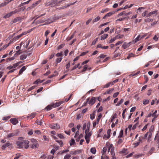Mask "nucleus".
I'll list each match as a JSON object with an SVG mask.
<instances>
[{
    "instance_id": "nucleus-24",
    "label": "nucleus",
    "mask_w": 159,
    "mask_h": 159,
    "mask_svg": "<svg viewBox=\"0 0 159 159\" xmlns=\"http://www.w3.org/2000/svg\"><path fill=\"white\" fill-rule=\"evenodd\" d=\"M157 113V110H155V111L152 114V116L154 117V118H157L158 116V115L156 114Z\"/></svg>"
},
{
    "instance_id": "nucleus-48",
    "label": "nucleus",
    "mask_w": 159,
    "mask_h": 159,
    "mask_svg": "<svg viewBox=\"0 0 159 159\" xmlns=\"http://www.w3.org/2000/svg\"><path fill=\"white\" fill-rule=\"evenodd\" d=\"M109 9L107 8H106L104 9H102L101 11V12L102 13H104L105 12H107L108 11Z\"/></svg>"
},
{
    "instance_id": "nucleus-21",
    "label": "nucleus",
    "mask_w": 159,
    "mask_h": 159,
    "mask_svg": "<svg viewBox=\"0 0 159 159\" xmlns=\"http://www.w3.org/2000/svg\"><path fill=\"white\" fill-rule=\"evenodd\" d=\"M39 144L38 143H34L31 146V148H36L39 147Z\"/></svg>"
},
{
    "instance_id": "nucleus-1",
    "label": "nucleus",
    "mask_w": 159,
    "mask_h": 159,
    "mask_svg": "<svg viewBox=\"0 0 159 159\" xmlns=\"http://www.w3.org/2000/svg\"><path fill=\"white\" fill-rule=\"evenodd\" d=\"M97 98L92 97L91 98L89 97L87 99V102L90 106L93 105L96 102L97 100Z\"/></svg>"
},
{
    "instance_id": "nucleus-59",
    "label": "nucleus",
    "mask_w": 159,
    "mask_h": 159,
    "mask_svg": "<svg viewBox=\"0 0 159 159\" xmlns=\"http://www.w3.org/2000/svg\"><path fill=\"white\" fill-rule=\"evenodd\" d=\"M11 117L10 116H7L4 117L2 118L3 120H7Z\"/></svg>"
},
{
    "instance_id": "nucleus-57",
    "label": "nucleus",
    "mask_w": 159,
    "mask_h": 159,
    "mask_svg": "<svg viewBox=\"0 0 159 159\" xmlns=\"http://www.w3.org/2000/svg\"><path fill=\"white\" fill-rule=\"evenodd\" d=\"M101 117L102 115L101 114H100L98 116L96 120L97 123H98L99 120H100Z\"/></svg>"
},
{
    "instance_id": "nucleus-43",
    "label": "nucleus",
    "mask_w": 159,
    "mask_h": 159,
    "mask_svg": "<svg viewBox=\"0 0 159 159\" xmlns=\"http://www.w3.org/2000/svg\"><path fill=\"white\" fill-rule=\"evenodd\" d=\"M70 61H69L67 64L66 66V69L67 70L66 72L68 71L69 70V68L70 67Z\"/></svg>"
},
{
    "instance_id": "nucleus-36",
    "label": "nucleus",
    "mask_w": 159,
    "mask_h": 159,
    "mask_svg": "<svg viewBox=\"0 0 159 159\" xmlns=\"http://www.w3.org/2000/svg\"><path fill=\"white\" fill-rule=\"evenodd\" d=\"M62 59V57H61L59 58H57L56 60V62H57V63L60 62L61 61Z\"/></svg>"
},
{
    "instance_id": "nucleus-20",
    "label": "nucleus",
    "mask_w": 159,
    "mask_h": 159,
    "mask_svg": "<svg viewBox=\"0 0 159 159\" xmlns=\"http://www.w3.org/2000/svg\"><path fill=\"white\" fill-rule=\"evenodd\" d=\"M85 134V135L84 136V137L90 138L92 135V131H90L88 133H86Z\"/></svg>"
},
{
    "instance_id": "nucleus-58",
    "label": "nucleus",
    "mask_w": 159,
    "mask_h": 159,
    "mask_svg": "<svg viewBox=\"0 0 159 159\" xmlns=\"http://www.w3.org/2000/svg\"><path fill=\"white\" fill-rule=\"evenodd\" d=\"M138 124L139 123L137 122L135 125H134L132 127V129L133 130L135 129L136 128V127L138 126Z\"/></svg>"
},
{
    "instance_id": "nucleus-3",
    "label": "nucleus",
    "mask_w": 159,
    "mask_h": 159,
    "mask_svg": "<svg viewBox=\"0 0 159 159\" xmlns=\"http://www.w3.org/2000/svg\"><path fill=\"white\" fill-rule=\"evenodd\" d=\"M19 11L17 9H15L14 11H11L10 13L6 14L3 17L5 18H8L11 16L12 15L15 14Z\"/></svg>"
},
{
    "instance_id": "nucleus-23",
    "label": "nucleus",
    "mask_w": 159,
    "mask_h": 159,
    "mask_svg": "<svg viewBox=\"0 0 159 159\" xmlns=\"http://www.w3.org/2000/svg\"><path fill=\"white\" fill-rule=\"evenodd\" d=\"M63 56V53L62 52H60L57 53L56 54V56L57 57H62Z\"/></svg>"
},
{
    "instance_id": "nucleus-7",
    "label": "nucleus",
    "mask_w": 159,
    "mask_h": 159,
    "mask_svg": "<svg viewBox=\"0 0 159 159\" xmlns=\"http://www.w3.org/2000/svg\"><path fill=\"white\" fill-rule=\"evenodd\" d=\"M10 121L13 125H16L18 123V121L16 118H11L10 119Z\"/></svg>"
},
{
    "instance_id": "nucleus-40",
    "label": "nucleus",
    "mask_w": 159,
    "mask_h": 159,
    "mask_svg": "<svg viewBox=\"0 0 159 159\" xmlns=\"http://www.w3.org/2000/svg\"><path fill=\"white\" fill-rule=\"evenodd\" d=\"M110 85H111V82H109L107 84H106L104 86V88H107L109 87Z\"/></svg>"
},
{
    "instance_id": "nucleus-35",
    "label": "nucleus",
    "mask_w": 159,
    "mask_h": 159,
    "mask_svg": "<svg viewBox=\"0 0 159 159\" xmlns=\"http://www.w3.org/2000/svg\"><path fill=\"white\" fill-rule=\"evenodd\" d=\"M142 39L141 38V37H140V35H139L135 39V43L137 42V41L141 40Z\"/></svg>"
},
{
    "instance_id": "nucleus-56",
    "label": "nucleus",
    "mask_w": 159,
    "mask_h": 159,
    "mask_svg": "<svg viewBox=\"0 0 159 159\" xmlns=\"http://www.w3.org/2000/svg\"><path fill=\"white\" fill-rule=\"evenodd\" d=\"M119 94V92H117L116 93H115L113 95V97L114 98L118 96V95Z\"/></svg>"
},
{
    "instance_id": "nucleus-62",
    "label": "nucleus",
    "mask_w": 159,
    "mask_h": 159,
    "mask_svg": "<svg viewBox=\"0 0 159 159\" xmlns=\"http://www.w3.org/2000/svg\"><path fill=\"white\" fill-rule=\"evenodd\" d=\"M71 157V155L70 154H67L64 157V159H69Z\"/></svg>"
},
{
    "instance_id": "nucleus-32",
    "label": "nucleus",
    "mask_w": 159,
    "mask_h": 159,
    "mask_svg": "<svg viewBox=\"0 0 159 159\" xmlns=\"http://www.w3.org/2000/svg\"><path fill=\"white\" fill-rule=\"evenodd\" d=\"M149 102V100L148 99H144L143 101V104L144 105H146L148 104Z\"/></svg>"
},
{
    "instance_id": "nucleus-4",
    "label": "nucleus",
    "mask_w": 159,
    "mask_h": 159,
    "mask_svg": "<svg viewBox=\"0 0 159 159\" xmlns=\"http://www.w3.org/2000/svg\"><path fill=\"white\" fill-rule=\"evenodd\" d=\"M49 127L51 129H59L60 128V125L57 123L50 124Z\"/></svg>"
},
{
    "instance_id": "nucleus-12",
    "label": "nucleus",
    "mask_w": 159,
    "mask_h": 159,
    "mask_svg": "<svg viewBox=\"0 0 159 159\" xmlns=\"http://www.w3.org/2000/svg\"><path fill=\"white\" fill-rule=\"evenodd\" d=\"M10 145V144L9 142H7L2 145V149L3 150H4L6 148L9 146Z\"/></svg>"
},
{
    "instance_id": "nucleus-60",
    "label": "nucleus",
    "mask_w": 159,
    "mask_h": 159,
    "mask_svg": "<svg viewBox=\"0 0 159 159\" xmlns=\"http://www.w3.org/2000/svg\"><path fill=\"white\" fill-rule=\"evenodd\" d=\"M98 38H96L93 41L91 45H93L96 44L97 42L98 41Z\"/></svg>"
},
{
    "instance_id": "nucleus-33",
    "label": "nucleus",
    "mask_w": 159,
    "mask_h": 159,
    "mask_svg": "<svg viewBox=\"0 0 159 159\" xmlns=\"http://www.w3.org/2000/svg\"><path fill=\"white\" fill-rule=\"evenodd\" d=\"M27 57V56L25 54H23L20 56V59L23 60H24Z\"/></svg>"
},
{
    "instance_id": "nucleus-38",
    "label": "nucleus",
    "mask_w": 159,
    "mask_h": 159,
    "mask_svg": "<svg viewBox=\"0 0 159 159\" xmlns=\"http://www.w3.org/2000/svg\"><path fill=\"white\" fill-rule=\"evenodd\" d=\"M111 153V155L112 157H114L115 156V153L114 151V149L113 148H112L111 149L110 151Z\"/></svg>"
},
{
    "instance_id": "nucleus-19",
    "label": "nucleus",
    "mask_w": 159,
    "mask_h": 159,
    "mask_svg": "<svg viewBox=\"0 0 159 159\" xmlns=\"http://www.w3.org/2000/svg\"><path fill=\"white\" fill-rule=\"evenodd\" d=\"M46 20L45 19H40L37 20L36 22V24H39L44 22Z\"/></svg>"
},
{
    "instance_id": "nucleus-47",
    "label": "nucleus",
    "mask_w": 159,
    "mask_h": 159,
    "mask_svg": "<svg viewBox=\"0 0 159 159\" xmlns=\"http://www.w3.org/2000/svg\"><path fill=\"white\" fill-rule=\"evenodd\" d=\"M65 45L64 43H62L59 45L57 47V49H60L63 47Z\"/></svg>"
},
{
    "instance_id": "nucleus-13",
    "label": "nucleus",
    "mask_w": 159,
    "mask_h": 159,
    "mask_svg": "<svg viewBox=\"0 0 159 159\" xmlns=\"http://www.w3.org/2000/svg\"><path fill=\"white\" fill-rule=\"evenodd\" d=\"M26 69V67L25 66H23L20 70L19 72V75H20L23 73V72Z\"/></svg>"
},
{
    "instance_id": "nucleus-11",
    "label": "nucleus",
    "mask_w": 159,
    "mask_h": 159,
    "mask_svg": "<svg viewBox=\"0 0 159 159\" xmlns=\"http://www.w3.org/2000/svg\"><path fill=\"white\" fill-rule=\"evenodd\" d=\"M114 13L115 12L114 11H112L108 13L104 16V17L103 18V19H106L107 17H110L112 15L114 14Z\"/></svg>"
},
{
    "instance_id": "nucleus-45",
    "label": "nucleus",
    "mask_w": 159,
    "mask_h": 159,
    "mask_svg": "<svg viewBox=\"0 0 159 159\" xmlns=\"http://www.w3.org/2000/svg\"><path fill=\"white\" fill-rule=\"evenodd\" d=\"M154 149H155V148H153V147L152 148H151V149L149 151V152L148 153L149 154V155H150L152 153V152L154 151Z\"/></svg>"
},
{
    "instance_id": "nucleus-14",
    "label": "nucleus",
    "mask_w": 159,
    "mask_h": 159,
    "mask_svg": "<svg viewBox=\"0 0 159 159\" xmlns=\"http://www.w3.org/2000/svg\"><path fill=\"white\" fill-rule=\"evenodd\" d=\"M16 135V134L14 133H10L7 135V138H11Z\"/></svg>"
},
{
    "instance_id": "nucleus-46",
    "label": "nucleus",
    "mask_w": 159,
    "mask_h": 159,
    "mask_svg": "<svg viewBox=\"0 0 159 159\" xmlns=\"http://www.w3.org/2000/svg\"><path fill=\"white\" fill-rule=\"evenodd\" d=\"M135 57V55L132 53H131L129 54L128 56L127 57V59H129L130 57Z\"/></svg>"
},
{
    "instance_id": "nucleus-52",
    "label": "nucleus",
    "mask_w": 159,
    "mask_h": 159,
    "mask_svg": "<svg viewBox=\"0 0 159 159\" xmlns=\"http://www.w3.org/2000/svg\"><path fill=\"white\" fill-rule=\"evenodd\" d=\"M36 122L37 124L40 125H41L43 123V122H42V120H37Z\"/></svg>"
},
{
    "instance_id": "nucleus-10",
    "label": "nucleus",
    "mask_w": 159,
    "mask_h": 159,
    "mask_svg": "<svg viewBox=\"0 0 159 159\" xmlns=\"http://www.w3.org/2000/svg\"><path fill=\"white\" fill-rule=\"evenodd\" d=\"M75 3V2H74V3H71L70 4H67V5H65V6H62V7H60V8H58L57 9V10H60V9H64L65 8H66L69 7L70 5H74Z\"/></svg>"
},
{
    "instance_id": "nucleus-6",
    "label": "nucleus",
    "mask_w": 159,
    "mask_h": 159,
    "mask_svg": "<svg viewBox=\"0 0 159 159\" xmlns=\"http://www.w3.org/2000/svg\"><path fill=\"white\" fill-rule=\"evenodd\" d=\"M158 14V10H155L153 11L150 12L147 15V17H150L151 16L153 15V16H156Z\"/></svg>"
},
{
    "instance_id": "nucleus-18",
    "label": "nucleus",
    "mask_w": 159,
    "mask_h": 159,
    "mask_svg": "<svg viewBox=\"0 0 159 159\" xmlns=\"http://www.w3.org/2000/svg\"><path fill=\"white\" fill-rule=\"evenodd\" d=\"M80 65V63H79L78 64L76 65H75L73 67L72 69L71 70V71L77 68H78L79 69H80V68H81V66H80V67H79V66Z\"/></svg>"
},
{
    "instance_id": "nucleus-22",
    "label": "nucleus",
    "mask_w": 159,
    "mask_h": 159,
    "mask_svg": "<svg viewBox=\"0 0 159 159\" xmlns=\"http://www.w3.org/2000/svg\"><path fill=\"white\" fill-rule=\"evenodd\" d=\"M70 144V146L74 145L75 144V142L74 139H71L70 141L69 142Z\"/></svg>"
},
{
    "instance_id": "nucleus-51",
    "label": "nucleus",
    "mask_w": 159,
    "mask_h": 159,
    "mask_svg": "<svg viewBox=\"0 0 159 159\" xmlns=\"http://www.w3.org/2000/svg\"><path fill=\"white\" fill-rule=\"evenodd\" d=\"M56 142H57L60 145L61 147H62L63 146V142L61 140H56Z\"/></svg>"
},
{
    "instance_id": "nucleus-61",
    "label": "nucleus",
    "mask_w": 159,
    "mask_h": 159,
    "mask_svg": "<svg viewBox=\"0 0 159 159\" xmlns=\"http://www.w3.org/2000/svg\"><path fill=\"white\" fill-rule=\"evenodd\" d=\"M29 144H23V148H25V149H27L29 147Z\"/></svg>"
},
{
    "instance_id": "nucleus-44",
    "label": "nucleus",
    "mask_w": 159,
    "mask_h": 159,
    "mask_svg": "<svg viewBox=\"0 0 159 159\" xmlns=\"http://www.w3.org/2000/svg\"><path fill=\"white\" fill-rule=\"evenodd\" d=\"M153 21V19L151 18H147L144 20V21L146 22H150Z\"/></svg>"
},
{
    "instance_id": "nucleus-9",
    "label": "nucleus",
    "mask_w": 159,
    "mask_h": 159,
    "mask_svg": "<svg viewBox=\"0 0 159 159\" xmlns=\"http://www.w3.org/2000/svg\"><path fill=\"white\" fill-rule=\"evenodd\" d=\"M63 101H61V102H57L55 103H53V108H55L57 107L60 106L61 104L63 103Z\"/></svg>"
},
{
    "instance_id": "nucleus-49",
    "label": "nucleus",
    "mask_w": 159,
    "mask_h": 159,
    "mask_svg": "<svg viewBox=\"0 0 159 159\" xmlns=\"http://www.w3.org/2000/svg\"><path fill=\"white\" fill-rule=\"evenodd\" d=\"M148 13V11H145L142 13V16L143 17H144L145 16L147 17V14Z\"/></svg>"
},
{
    "instance_id": "nucleus-50",
    "label": "nucleus",
    "mask_w": 159,
    "mask_h": 159,
    "mask_svg": "<svg viewBox=\"0 0 159 159\" xmlns=\"http://www.w3.org/2000/svg\"><path fill=\"white\" fill-rule=\"evenodd\" d=\"M101 159H109V157L107 156H106L105 155H102L101 157Z\"/></svg>"
},
{
    "instance_id": "nucleus-27",
    "label": "nucleus",
    "mask_w": 159,
    "mask_h": 159,
    "mask_svg": "<svg viewBox=\"0 0 159 159\" xmlns=\"http://www.w3.org/2000/svg\"><path fill=\"white\" fill-rule=\"evenodd\" d=\"M27 33H26V32H24L22 33L21 34L17 36L16 37V39H20L22 36L23 35L26 34Z\"/></svg>"
},
{
    "instance_id": "nucleus-37",
    "label": "nucleus",
    "mask_w": 159,
    "mask_h": 159,
    "mask_svg": "<svg viewBox=\"0 0 159 159\" xmlns=\"http://www.w3.org/2000/svg\"><path fill=\"white\" fill-rule=\"evenodd\" d=\"M107 34H105L104 35H102L101 36V40H104L108 36Z\"/></svg>"
},
{
    "instance_id": "nucleus-64",
    "label": "nucleus",
    "mask_w": 159,
    "mask_h": 159,
    "mask_svg": "<svg viewBox=\"0 0 159 159\" xmlns=\"http://www.w3.org/2000/svg\"><path fill=\"white\" fill-rule=\"evenodd\" d=\"M144 79L145 80V83H147L148 80V76L146 75H144Z\"/></svg>"
},
{
    "instance_id": "nucleus-53",
    "label": "nucleus",
    "mask_w": 159,
    "mask_h": 159,
    "mask_svg": "<svg viewBox=\"0 0 159 159\" xmlns=\"http://www.w3.org/2000/svg\"><path fill=\"white\" fill-rule=\"evenodd\" d=\"M21 53V51L20 50H18L16 52V53L15 54L14 56H16L19 54H20Z\"/></svg>"
},
{
    "instance_id": "nucleus-41",
    "label": "nucleus",
    "mask_w": 159,
    "mask_h": 159,
    "mask_svg": "<svg viewBox=\"0 0 159 159\" xmlns=\"http://www.w3.org/2000/svg\"><path fill=\"white\" fill-rule=\"evenodd\" d=\"M107 148L106 147H104L103 148V150H102V155H103L105 154V153L107 151Z\"/></svg>"
},
{
    "instance_id": "nucleus-63",
    "label": "nucleus",
    "mask_w": 159,
    "mask_h": 159,
    "mask_svg": "<svg viewBox=\"0 0 159 159\" xmlns=\"http://www.w3.org/2000/svg\"><path fill=\"white\" fill-rule=\"evenodd\" d=\"M74 35L73 34L70 37H68L67 38V40L68 41H69L71 39H72L74 37Z\"/></svg>"
},
{
    "instance_id": "nucleus-5",
    "label": "nucleus",
    "mask_w": 159,
    "mask_h": 159,
    "mask_svg": "<svg viewBox=\"0 0 159 159\" xmlns=\"http://www.w3.org/2000/svg\"><path fill=\"white\" fill-rule=\"evenodd\" d=\"M23 18L22 17H18L14 19L13 20L10 22V24H12L14 23H16L18 22H20Z\"/></svg>"
},
{
    "instance_id": "nucleus-16",
    "label": "nucleus",
    "mask_w": 159,
    "mask_h": 159,
    "mask_svg": "<svg viewBox=\"0 0 159 159\" xmlns=\"http://www.w3.org/2000/svg\"><path fill=\"white\" fill-rule=\"evenodd\" d=\"M129 45H130V43H125L123 44V45L122 46V47L124 49H126L128 47Z\"/></svg>"
},
{
    "instance_id": "nucleus-28",
    "label": "nucleus",
    "mask_w": 159,
    "mask_h": 159,
    "mask_svg": "<svg viewBox=\"0 0 159 159\" xmlns=\"http://www.w3.org/2000/svg\"><path fill=\"white\" fill-rule=\"evenodd\" d=\"M10 2H9V0H6L4 2L2 3L1 4V6L3 7L5 6H6V5L8 4Z\"/></svg>"
},
{
    "instance_id": "nucleus-30",
    "label": "nucleus",
    "mask_w": 159,
    "mask_h": 159,
    "mask_svg": "<svg viewBox=\"0 0 159 159\" xmlns=\"http://www.w3.org/2000/svg\"><path fill=\"white\" fill-rule=\"evenodd\" d=\"M154 139L155 140H157V143H158V145H159V134H156Z\"/></svg>"
},
{
    "instance_id": "nucleus-29",
    "label": "nucleus",
    "mask_w": 159,
    "mask_h": 159,
    "mask_svg": "<svg viewBox=\"0 0 159 159\" xmlns=\"http://www.w3.org/2000/svg\"><path fill=\"white\" fill-rule=\"evenodd\" d=\"M114 88H111L109 89L104 94H106V93L110 94L114 90Z\"/></svg>"
},
{
    "instance_id": "nucleus-31",
    "label": "nucleus",
    "mask_w": 159,
    "mask_h": 159,
    "mask_svg": "<svg viewBox=\"0 0 159 159\" xmlns=\"http://www.w3.org/2000/svg\"><path fill=\"white\" fill-rule=\"evenodd\" d=\"M116 113L114 114L112 116L111 119V122H113L114 119L116 118Z\"/></svg>"
},
{
    "instance_id": "nucleus-2",
    "label": "nucleus",
    "mask_w": 159,
    "mask_h": 159,
    "mask_svg": "<svg viewBox=\"0 0 159 159\" xmlns=\"http://www.w3.org/2000/svg\"><path fill=\"white\" fill-rule=\"evenodd\" d=\"M29 141L28 140H24L23 141H17L16 142V144L19 147V148H23V144H29Z\"/></svg>"
},
{
    "instance_id": "nucleus-55",
    "label": "nucleus",
    "mask_w": 159,
    "mask_h": 159,
    "mask_svg": "<svg viewBox=\"0 0 159 159\" xmlns=\"http://www.w3.org/2000/svg\"><path fill=\"white\" fill-rule=\"evenodd\" d=\"M57 136L58 137L61 139H63L64 138V136L61 134H58Z\"/></svg>"
},
{
    "instance_id": "nucleus-26",
    "label": "nucleus",
    "mask_w": 159,
    "mask_h": 159,
    "mask_svg": "<svg viewBox=\"0 0 159 159\" xmlns=\"http://www.w3.org/2000/svg\"><path fill=\"white\" fill-rule=\"evenodd\" d=\"M145 9V8L143 7H141L139 8L137 10V13H140L141 12L142 10H144Z\"/></svg>"
},
{
    "instance_id": "nucleus-54",
    "label": "nucleus",
    "mask_w": 159,
    "mask_h": 159,
    "mask_svg": "<svg viewBox=\"0 0 159 159\" xmlns=\"http://www.w3.org/2000/svg\"><path fill=\"white\" fill-rule=\"evenodd\" d=\"M88 66L87 65L84 66V67H83V69L82 70V72H84V71H85L88 68Z\"/></svg>"
},
{
    "instance_id": "nucleus-15",
    "label": "nucleus",
    "mask_w": 159,
    "mask_h": 159,
    "mask_svg": "<svg viewBox=\"0 0 159 159\" xmlns=\"http://www.w3.org/2000/svg\"><path fill=\"white\" fill-rule=\"evenodd\" d=\"M53 107V104L48 105L45 108V109L47 111H48L52 109Z\"/></svg>"
},
{
    "instance_id": "nucleus-17",
    "label": "nucleus",
    "mask_w": 159,
    "mask_h": 159,
    "mask_svg": "<svg viewBox=\"0 0 159 159\" xmlns=\"http://www.w3.org/2000/svg\"><path fill=\"white\" fill-rule=\"evenodd\" d=\"M36 115V113H32L30 115L28 116L27 117L30 118V119H32Z\"/></svg>"
},
{
    "instance_id": "nucleus-39",
    "label": "nucleus",
    "mask_w": 159,
    "mask_h": 159,
    "mask_svg": "<svg viewBox=\"0 0 159 159\" xmlns=\"http://www.w3.org/2000/svg\"><path fill=\"white\" fill-rule=\"evenodd\" d=\"M100 19V18L99 16H98L97 17L95 18V19H94L92 21L94 23L95 22H96L98 21Z\"/></svg>"
},
{
    "instance_id": "nucleus-25",
    "label": "nucleus",
    "mask_w": 159,
    "mask_h": 159,
    "mask_svg": "<svg viewBox=\"0 0 159 159\" xmlns=\"http://www.w3.org/2000/svg\"><path fill=\"white\" fill-rule=\"evenodd\" d=\"M123 130L121 129L119 135L118 136V138H120L123 137Z\"/></svg>"
},
{
    "instance_id": "nucleus-34",
    "label": "nucleus",
    "mask_w": 159,
    "mask_h": 159,
    "mask_svg": "<svg viewBox=\"0 0 159 159\" xmlns=\"http://www.w3.org/2000/svg\"><path fill=\"white\" fill-rule=\"evenodd\" d=\"M124 101V99H121L120 102L116 104V106H118L120 105Z\"/></svg>"
},
{
    "instance_id": "nucleus-8",
    "label": "nucleus",
    "mask_w": 159,
    "mask_h": 159,
    "mask_svg": "<svg viewBox=\"0 0 159 159\" xmlns=\"http://www.w3.org/2000/svg\"><path fill=\"white\" fill-rule=\"evenodd\" d=\"M114 57H119L120 56L121 53V51L120 50H119V51H117L116 52H114Z\"/></svg>"
},
{
    "instance_id": "nucleus-42",
    "label": "nucleus",
    "mask_w": 159,
    "mask_h": 159,
    "mask_svg": "<svg viewBox=\"0 0 159 159\" xmlns=\"http://www.w3.org/2000/svg\"><path fill=\"white\" fill-rule=\"evenodd\" d=\"M90 151L92 153L94 154L96 153V149L94 148H92L90 149Z\"/></svg>"
}]
</instances>
